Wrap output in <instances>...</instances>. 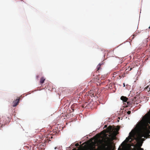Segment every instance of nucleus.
<instances>
[{"label": "nucleus", "instance_id": "f257e3e1", "mask_svg": "<svg viewBox=\"0 0 150 150\" xmlns=\"http://www.w3.org/2000/svg\"><path fill=\"white\" fill-rule=\"evenodd\" d=\"M117 134V131L110 126L89 141L82 144L80 142V145L73 143L68 148L71 150H115L113 140Z\"/></svg>", "mask_w": 150, "mask_h": 150}, {"label": "nucleus", "instance_id": "f03ea898", "mask_svg": "<svg viewBox=\"0 0 150 150\" xmlns=\"http://www.w3.org/2000/svg\"><path fill=\"white\" fill-rule=\"evenodd\" d=\"M150 116L145 115L137 125L134 130L123 142L117 150H144L141 148L143 142L150 137Z\"/></svg>", "mask_w": 150, "mask_h": 150}, {"label": "nucleus", "instance_id": "7ed1b4c3", "mask_svg": "<svg viewBox=\"0 0 150 150\" xmlns=\"http://www.w3.org/2000/svg\"><path fill=\"white\" fill-rule=\"evenodd\" d=\"M96 90L95 89L91 90L88 91V94L87 93L85 96H90L91 97H95L96 94Z\"/></svg>", "mask_w": 150, "mask_h": 150}, {"label": "nucleus", "instance_id": "20e7f679", "mask_svg": "<svg viewBox=\"0 0 150 150\" xmlns=\"http://www.w3.org/2000/svg\"><path fill=\"white\" fill-rule=\"evenodd\" d=\"M19 101L20 98L18 97V98L16 100L13 101V107L16 106L18 105L19 103Z\"/></svg>", "mask_w": 150, "mask_h": 150}, {"label": "nucleus", "instance_id": "39448f33", "mask_svg": "<svg viewBox=\"0 0 150 150\" xmlns=\"http://www.w3.org/2000/svg\"><path fill=\"white\" fill-rule=\"evenodd\" d=\"M120 99L124 102H127L128 100V98L125 96H122L121 97Z\"/></svg>", "mask_w": 150, "mask_h": 150}, {"label": "nucleus", "instance_id": "423d86ee", "mask_svg": "<svg viewBox=\"0 0 150 150\" xmlns=\"http://www.w3.org/2000/svg\"><path fill=\"white\" fill-rule=\"evenodd\" d=\"M71 108L73 112L75 109H76L77 108V105L76 104H74L71 106Z\"/></svg>", "mask_w": 150, "mask_h": 150}, {"label": "nucleus", "instance_id": "0eeeda50", "mask_svg": "<svg viewBox=\"0 0 150 150\" xmlns=\"http://www.w3.org/2000/svg\"><path fill=\"white\" fill-rule=\"evenodd\" d=\"M45 80V79L43 77H42L40 79V83L42 84L43 83Z\"/></svg>", "mask_w": 150, "mask_h": 150}, {"label": "nucleus", "instance_id": "6e6552de", "mask_svg": "<svg viewBox=\"0 0 150 150\" xmlns=\"http://www.w3.org/2000/svg\"><path fill=\"white\" fill-rule=\"evenodd\" d=\"M62 146H59L57 147H55L54 148L55 149H59V150H61L62 149Z\"/></svg>", "mask_w": 150, "mask_h": 150}, {"label": "nucleus", "instance_id": "1a4fd4ad", "mask_svg": "<svg viewBox=\"0 0 150 150\" xmlns=\"http://www.w3.org/2000/svg\"><path fill=\"white\" fill-rule=\"evenodd\" d=\"M101 64H99L97 66V71H98L100 69V66Z\"/></svg>", "mask_w": 150, "mask_h": 150}, {"label": "nucleus", "instance_id": "9d476101", "mask_svg": "<svg viewBox=\"0 0 150 150\" xmlns=\"http://www.w3.org/2000/svg\"><path fill=\"white\" fill-rule=\"evenodd\" d=\"M132 102L130 101H128L127 102V104L126 105V107H127L128 106H129L130 105H132Z\"/></svg>", "mask_w": 150, "mask_h": 150}, {"label": "nucleus", "instance_id": "9b49d317", "mask_svg": "<svg viewBox=\"0 0 150 150\" xmlns=\"http://www.w3.org/2000/svg\"><path fill=\"white\" fill-rule=\"evenodd\" d=\"M132 69V68H130V67H129L127 69L129 70V71H131Z\"/></svg>", "mask_w": 150, "mask_h": 150}, {"label": "nucleus", "instance_id": "f8f14e48", "mask_svg": "<svg viewBox=\"0 0 150 150\" xmlns=\"http://www.w3.org/2000/svg\"><path fill=\"white\" fill-rule=\"evenodd\" d=\"M131 113V111H128L127 112V113L129 114V115Z\"/></svg>", "mask_w": 150, "mask_h": 150}, {"label": "nucleus", "instance_id": "ddd939ff", "mask_svg": "<svg viewBox=\"0 0 150 150\" xmlns=\"http://www.w3.org/2000/svg\"><path fill=\"white\" fill-rule=\"evenodd\" d=\"M136 36V35H135L134 34L133 35V37L132 38V39H134V38L135 37V36Z\"/></svg>", "mask_w": 150, "mask_h": 150}, {"label": "nucleus", "instance_id": "4468645a", "mask_svg": "<svg viewBox=\"0 0 150 150\" xmlns=\"http://www.w3.org/2000/svg\"><path fill=\"white\" fill-rule=\"evenodd\" d=\"M36 78L37 79H38L39 78V76L38 75H37L36 76Z\"/></svg>", "mask_w": 150, "mask_h": 150}, {"label": "nucleus", "instance_id": "2eb2a0df", "mask_svg": "<svg viewBox=\"0 0 150 150\" xmlns=\"http://www.w3.org/2000/svg\"><path fill=\"white\" fill-rule=\"evenodd\" d=\"M123 86L124 87H125V83H123Z\"/></svg>", "mask_w": 150, "mask_h": 150}, {"label": "nucleus", "instance_id": "dca6fc26", "mask_svg": "<svg viewBox=\"0 0 150 150\" xmlns=\"http://www.w3.org/2000/svg\"><path fill=\"white\" fill-rule=\"evenodd\" d=\"M104 127H107V125H105Z\"/></svg>", "mask_w": 150, "mask_h": 150}, {"label": "nucleus", "instance_id": "f3484780", "mask_svg": "<svg viewBox=\"0 0 150 150\" xmlns=\"http://www.w3.org/2000/svg\"><path fill=\"white\" fill-rule=\"evenodd\" d=\"M2 118L1 119V121L2 120Z\"/></svg>", "mask_w": 150, "mask_h": 150}]
</instances>
